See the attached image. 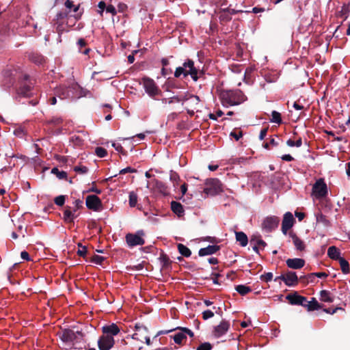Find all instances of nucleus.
<instances>
[{
	"label": "nucleus",
	"instance_id": "1",
	"mask_svg": "<svg viewBox=\"0 0 350 350\" xmlns=\"http://www.w3.org/2000/svg\"><path fill=\"white\" fill-rule=\"evenodd\" d=\"M103 335L98 340V347L99 350H109L114 344L113 336L120 332V327L116 323L105 325L102 327Z\"/></svg>",
	"mask_w": 350,
	"mask_h": 350
},
{
	"label": "nucleus",
	"instance_id": "2",
	"mask_svg": "<svg viewBox=\"0 0 350 350\" xmlns=\"http://www.w3.org/2000/svg\"><path fill=\"white\" fill-rule=\"evenodd\" d=\"M55 94L61 99L79 98L85 96V90L73 80L67 85H62L55 89Z\"/></svg>",
	"mask_w": 350,
	"mask_h": 350
},
{
	"label": "nucleus",
	"instance_id": "3",
	"mask_svg": "<svg viewBox=\"0 0 350 350\" xmlns=\"http://www.w3.org/2000/svg\"><path fill=\"white\" fill-rule=\"evenodd\" d=\"M221 103L224 106L237 105L246 99L245 95L240 90L225 91L221 94Z\"/></svg>",
	"mask_w": 350,
	"mask_h": 350
},
{
	"label": "nucleus",
	"instance_id": "4",
	"mask_svg": "<svg viewBox=\"0 0 350 350\" xmlns=\"http://www.w3.org/2000/svg\"><path fill=\"white\" fill-rule=\"evenodd\" d=\"M198 70L194 66V62L191 59H187L183 63V66L176 68L174 76L180 77L182 75L185 77L190 75L193 81L198 79Z\"/></svg>",
	"mask_w": 350,
	"mask_h": 350
},
{
	"label": "nucleus",
	"instance_id": "5",
	"mask_svg": "<svg viewBox=\"0 0 350 350\" xmlns=\"http://www.w3.org/2000/svg\"><path fill=\"white\" fill-rule=\"evenodd\" d=\"M59 337L63 342L72 347L76 343L80 342L83 340V336L80 332H75L71 329H64L60 334Z\"/></svg>",
	"mask_w": 350,
	"mask_h": 350
},
{
	"label": "nucleus",
	"instance_id": "6",
	"mask_svg": "<svg viewBox=\"0 0 350 350\" xmlns=\"http://www.w3.org/2000/svg\"><path fill=\"white\" fill-rule=\"evenodd\" d=\"M327 186L323 178L317 180L313 185L312 196L316 199H321L327 195Z\"/></svg>",
	"mask_w": 350,
	"mask_h": 350
},
{
	"label": "nucleus",
	"instance_id": "7",
	"mask_svg": "<svg viewBox=\"0 0 350 350\" xmlns=\"http://www.w3.org/2000/svg\"><path fill=\"white\" fill-rule=\"evenodd\" d=\"M144 233L142 230H139L136 233H128L126 237V242L129 247H133L137 245H143L145 241L143 238Z\"/></svg>",
	"mask_w": 350,
	"mask_h": 350
},
{
	"label": "nucleus",
	"instance_id": "8",
	"mask_svg": "<svg viewBox=\"0 0 350 350\" xmlns=\"http://www.w3.org/2000/svg\"><path fill=\"white\" fill-rule=\"evenodd\" d=\"M174 330H178V332L170 337L172 338L174 342L178 345L183 344V340L187 339V335H189L191 338L193 337L194 335L193 332L187 327H178L174 329Z\"/></svg>",
	"mask_w": 350,
	"mask_h": 350
},
{
	"label": "nucleus",
	"instance_id": "9",
	"mask_svg": "<svg viewBox=\"0 0 350 350\" xmlns=\"http://www.w3.org/2000/svg\"><path fill=\"white\" fill-rule=\"evenodd\" d=\"M143 86L146 92L150 96L154 97L159 95L161 92L159 88L156 85L154 80L149 78H144L143 79Z\"/></svg>",
	"mask_w": 350,
	"mask_h": 350
},
{
	"label": "nucleus",
	"instance_id": "10",
	"mask_svg": "<svg viewBox=\"0 0 350 350\" xmlns=\"http://www.w3.org/2000/svg\"><path fill=\"white\" fill-rule=\"evenodd\" d=\"M282 280L286 286H293L297 284L298 278L297 274L293 271H288L284 275H281L274 279L275 281Z\"/></svg>",
	"mask_w": 350,
	"mask_h": 350
},
{
	"label": "nucleus",
	"instance_id": "11",
	"mask_svg": "<svg viewBox=\"0 0 350 350\" xmlns=\"http://www.w3.org/2000/svg\"><path fill=\"white\" fill-rule=\"evenodd\" d=\"M280 219L275 216L265 218L262 224V228L267 231L275 229L279 224Z\"/></svg>",
	"mask_w": 350,
	"mask_h": 350
},
{
	"label": "nucleus",
	"instance_id": "12",
	"mask_svg": "<svg viewBox=\"0 0 350 350\" xmlns=\"http://www.w3.org/2000/svg\"><path fill=\"white\" fill-rule=\"evenodd\" d=\"M85 204L89 209L98 211L102 206V203L99 198L95 195H90L87 196Z\"/></svg>",
	"mask_w": 350,
	"mask_h": 350
},
{
	"label": "nucleus",
	"instance_id": "13",
	"mask_svg": "<svg viewBox=\"0 0 350 350\" xmlns=\"http://www.w3.org/2000/svg\"><path fill=\"white\" fill-rule=\"evenodd\" d=\"M294 221L295 219L291 212H286L284 215L282 223V231L284 234H286L287 231L293 227Z\"/></svg>",
	"mask_w": 350,
	"mask_h": 350
},
{
	"label": "nucleus",
	"instance_id": "14",
	"mask_svg": "<svg viewBox=\"0 0 350 350\" xmlns=\"http://www.w3.org/2000/svg\"><path fill=\"white\" fill-rule=\"evenodd\" d=\"M230 328V323L223 320L221 323L214 327L213 335L216 338H219L226 334Z\"/></svg>",
	"mask_w": 350,
	"mask_h": 350
},
{
	"label": "nucleus",
	"instance_id": "15",
	"mask_svg": "<svg viewBox=\"0 0 350 350\" xmlns=\"http://www.w3.org/2000/svg\"><path fill=\"white\" fill-rule=\"evenodd\" d=\"M148 334V329L145 326L140 324H136L135 332L133 334L132 338L142 342L144 340V336Z\"/></svg>",
	"mask_w": 350,
	"mask_h": 350
},
{
	"label": "nucleus",
	"instance_id": "16",
	"mask_svg": "<svg viewBox=\"0 0 350 350\" xmlns=\"http://www.w3.org/2000/svg\"><path fill=\"white\" fill-rule=\"evenodd\" d=\"M288 267L293 269L302 268L305 265V261L301 258H288L286 261Z\"/></svg>",
	"mask_w": 350,
	"mask_h": 350
},
{
	"label": "nucleus",
	"instance_id": "17",
	"mask_svg": "<svg viewBox=\"0 0 350 350\" xmlns=\"http://www.w3.org/2000/svg\"><path fill=\"white\" fill-rule=\"evenodd\" d=\"M287 299L291 304L301 305L306 308L307 299L305 297L295 294L293 295H288Z\"/></svg>",
	"mask_w": 350,
	"mask_h": 350
},
{
	"label": "nucleus",
	"instance_id": "18",
	"mask_svg": "<svg viewBox=\"0 0 350 350\" xmlns=\"http://www.w3.org/2000/svg\"><path fill=\"white\" fill-rule=\"evenodd\" d=\"M154 189L156 192H158L163 196H167L170 194L169 189L165 184L158 180L154 181Z\"/></svg>",
	"mask_w": 350,
	"mask_h": 350
},
{
	"label": "nucleus",
	"instance_id": "19",
	"mask_svg": "<svg viewBox=\"0 0 350 350\" xmlns=\"http://www.w3.org/2000/svg\"><path fill=\"white\" fill-rule=\"evenodd\" d=\"M219 249V247L215 245H208L206 247L201 248L199 250V256H204L207 255H211L213 254H215L217 251H218Z\"/></svg>",
	"mask_w": 350,
	"mask_h": 350
},
{
	"label": "nucleus",
	"instance_id": "20",
	"mask_svg": "<svg viewBox=\"0 0 350 350\" xmlns=\"http://www.w3.org/2000/svg\"><path fill=\"white\" fill-rule=\"evenodd\" d=\"M76 209L71 207H67L64 212V219L67 222H72L77 217L75 214Z\"/></svg>",
	"mask_w": 350,
	"mask_h": 350
},
{
	"label": "nucleus",
	"instance_id": "21",
	"mask_svg": "<svg viewBox=\"0 0 350 350\" xmlns=\"http://www.w3.org/2000/svg\"><path fill=\"white\" fill-rule=\"evenodd\" d=\"M290 237H291L292 241L297 250L302 251L305 249L304 242L296 234L291 233Z\"/></svg>",
	"mask_w": 350,
	"mask_h": 350
},
{
	"label": "nucleus",
	"instance_id": "22",
	"mask_svg": "<svg viewBox=\"0 0 350 350\" xmlns=\"http://www.w3.org/2000/svg\"><path fill=\"white\" fill-rule=\"evenodd\" d=\"M306 304V308L308 311L316 310L322 308L321 305L314 297H312L310 301L307 300Z\"/></svg>",
	"mask_w": 350,
	"mask_h": 350
},
{
	"label": "nucleus",
	"instance_id": "23",
	"mask_svg": "<svg viewBox=\"0 0 350 350\" xmlns=\"http://www.w3.org/2000/svg\"><path fill=\"white\" fill-rule=\"evenodd\" d=\"M251 244H254L253 250L258 252V248H264L266 246V243L260 238H252L251 239Z\"/></svg>",
	"mask_w": 350,
	"mask_h": 350
},
{
	"label": "nucleus",
	"instance_id": "24",
	"mask_svg": "<svg viewBox=\"0 0 350 350\" xmlns=\"http://www.w3.org/2000/svg\"><path fill=\"white\" fill-rule=\"evenodd\" d=\"M236 240L238 241L242 247H245L248 243V239L247 235L243 232H236Z\"/></svg>",
	"mask_w": 350,
	"mask_h": 350
},
{
	"label": "nucleus",
	"instance_id": "25",
	"mask_svg": "<svg viewBox=\"0 0 350 350\" xmlns=\"http://www.w3.org/2000/svg\"><path fill=\"white\" fill-rule=\"evenodd\" d=\"M340 254V251L336 247L331 246L328 248L327 255L330 258L334 260H338L341 258Z\"/></svg>",
	"mask_w": 350,
	"mask_h": 350
},
{
	"label": "nucleus",
	"instance_id": "26",
	"mask_svg": "<svg viewBox=\"0 0 350 350\" xmlns=\"http://www.w3.org/2000/svg\"><path fill=\"white\" fill-rule=\"evenodd\" d=\"M171 208L172 211L179 217L181 216L184 213V209L182 204L175 201L172 202Z\"/></svg>",
	"mask_w": 350,
	"mask_h": 350
},
{
	"label": "nucleus",
	"instance_id": "27",
	"mask_svg": "<svg viewBox=\"0 0 350 350\" xmlns=\"http://www.w3.org/2000/svg\"><path fill=\"white\" fill-rule=\"evenodd\" d=\"M66 14L62 13V12L57 14L56 16V17H57L56 20L57 21L56 29L59 33H62L63 31L67 30L63 26V25H61L60 23H59L60 21L64 22V17H66Z\"/></svg>",
	"mask_w": 350,
	"mask_h": 350
},
{
	"label": "nucleus",
	"instance_id": "28",
	"mask_svg": "<svg viewBox=\"0 0 350 350\" xmlns=\"http://www.w3.org/2000/svg\"><path fill=\"white\" fill-rule=\"evenodd\" d=\"M235 289L241 295H245L252 291V288L250 286L243 284L236 286Z\"/></svg>",
	"mask_w": 350,
	"mask_h": 350
},
{
	"label": "nucleus",
	"instance_id": "29",
	"mask_svg": "<svg viewBox=\"0 0 350 350\" xmlns=\"http://www.w3.org/2000/svg\"><path fill=\"white\" fill-rule=\"evenodd\" d=\"M320 299L322 301L328 302V303L333 301V299L330 296L329 292L327 291H325V290H323L320 292Z\"/></svg>",
	"mask_w": 350,
	"mask_h": 350
},
{
	"label": "nucleus",
	"instance_id": "30",
	"mask_svg": "<svg viewBox=\"0 0 350 350\" xmlns=\"http://www.w3.org/2000/svg\"><path fill=\"white\" fill-rule=\"evenodd\" d=\"M340 265L342 272L343 273H348L349 272V262L343 258H340L338 260Z\"/></svg>",
	"mask_w": 350,
	"mask_h": 350
},
{
	"label": "nucleus",
	"instance_id": "31",
	"mask_svg": "<svg viewBox=\"0 0 350 350\" xmlns=\"http://www.w3.org/2000/svg\"><path fill=\"white\" fill-rule=\"evenodd\" d=\"M137 200H138V198H137V193L134 191H131L129 193V206L131 207L136 206L137 204Z\"/></svg>",
	"mask_w": 350,
	"mask_h": 350
},
{
	"label": "nucleus",
	"instance_id": "32",
	"mask_svg": "<svg viewBox=\"0 0 350 350\" xmlns=\"http://www.w3.org/2000/svg\"><path fill=\"white\" fill-rule=\"evenodd\" d=\"M178 249L179 252L185 257H189L191 254L190 250L187 246L181 243L178 245Z\"/></svg>",
	"mask_w": 350,
	"mask_h": 350
},
{
	"label": "nucleus",
	"instance_id": "33",
	"mask_svg": "<svg viewBox=\"0 0 350 350\" xmlns=\"http://www.w3.org/2000/svg\"><path fill=\"white\" fill-rule=\"evenodd\" d=\"M270 121H271V122L276 123L278 124H281V122H282L281 114L276 111H273L271 112V118L270 119Z\"/></svg>",
	"mask_w": 350,
	"mask_h": 350
},
{
	"label": "nucleus",
	"instance_id": "34",
	"mask_svg": "<svg viewBox=\"0 0 350 350\" xmlns=\"http://www.w3.org/2000/svg\"><path fill=\"white\" fill-rule=\"evenodd\" d=\"M315 216L317 223L323 224L325 226H327L329 224V221L327 219L326 217L324 215H323L321 212L316 213Z\"/></svg>",
	"mask_w": 350,
	"mask_h": 350
},
{
	"label": "nucleus",
	"instance_id": "35",
	"mask_svg": "<svg viewBox=\"0 0 350 350\" xmlns=\"http://www.w3.org/2000/svg\"><path fill=\"white\" fill-rule=\"evenodd\" d=\"M170 180L173 183L174 187L175 188H176L177 185H178V182L180 180V177H179L178 174L176 172L172 170V171H170Z\"/></svg>",
	"mask_w": 350,
	"mask_h": 350
},
{
	"label": "nucleus",
	"instance_id": "36",
	"mask_svg": "<svg viewBox=\"0 0 350 350\" xmlns=\"http://www.w3.org/2000/svg\"><path fill=\"white\" fill-rule=\"evenodd\" d=\"M64 5L66 9L68 10V12H70L72 10L74 12H76L79 10V5H74L73 2L70 0H66Z\"/></svg>",
	"mask_w": 350,
	"mask_h": 350
},
{
	"label": "nucleus",
	"instance_id": "37",
	"mask_svg": "<svg viewBox=\"0 0 350 350\" xmlns=\"http://www.w3.org/2000/svg\"><path fill=\"white\" fill-rule=\"evenodd\" d=\"M93 78H96L97 80H105V79H111L112 77L107 75L106 72H94L92 75Z\"/></svg>",
	"mask_w": 350,
	"mask_h": 350
},
{
	"label": "nucleus",
	"instance_id": "38",
	"mask_svg": "<svg viewBox=\"0 0 350 350\" xmlns=\"http://www.w3.org/2000/svg\"><path fill=\"white\" fill-rule=\"evenodd\" d=\"M19 94L23 96H29L31 95V88L30 86H23L19 90Z\"/></svg>",
	"mask_w": 350,
	"mask_h": 350
},
{
	"label": "nucleus",
	"instance_id": "39",
	"mask_svg": "<svg viewBox=\"0 0 350 350\" xmlns=\"http://www.w3.org/2000/svg\"><path fill=\"white\" fill-rule=\"evenodd\" d=\"M95 153L98 157L103 158L107 155V152L105 148H103L102 147H97L95 149Z\"/></svg>",
	"mask_w": 350,
	"mask_h": 350
},
{
	"label": "nucleus",
	"instance_id": "40",
	"mask_svg": "<svg viewBox=\"0 0 350 350\" xmlns=\"http://www.w3.org/2000/svg\"><path fill=\"white\" fill-rule=\"evenodd\" d=\"M318 277V278H327L328 276V275L325 273V272H318V273H311L310 275H309L308 276V279H310L311 281H312V279L314 278V277Z\"/></svg>",
	"mask_w": 350,
	"mask_h": 350
},
{
	"label": "nucleus",
	"instance_id": "41",
	"mask_svg": "<svg viewBox=\"0 0 350 350\" xmlns=\"http://www.w3.org/2000/svg\"><path fill=\"white\" fill-rule=\"evenodd\" d=\"M51 172L54 174H56L57 176L62 179V178H64L66 177V172H64V171H62V172H59L57 168H53L52 170H51Z\"/></svg>",
	"mask_w": 350,
	"mask_h": 350
},
{
	"label": "nucleus",
	"instance_id": "42",
	"mask_svg": "<svg viewBox=\"0 0 350 350\" xmlns=\"http://www.w3.org/2000/svg\"><path fill=\"white\" fill-rule=\"evenodd\" d=\"M105 260V258L102 256L99 255H94L92 258V262H94L97 265H100L103 260Z\"/></svg>",
	"mask_w": 350,
	"mask_h": 350
},
{
	"label": "nucleus",
	"instance_id": "43",
	"mask_svg": "<svg viewBox=\"0 0 350 350\" xmlns=\"http://www.w3.org/2000/svg\"><path fill=\"white\" fill-rule=\"evenodd\" d=\"M187 102L189 104L198 105L200 99L198 96L192 95L187 99Z\"/></svg>",
	"mask_w": 350,
	"mask_h": 350
},
{
	"label": "nucleus",
	"instance_id": "44",
	"mask_svg": "<svg viewBox=\"0 0 350 350\" xmlns=\"http://www.w3.org/2000/svg\"><path fill=\"white\" fill-rule=\"evenodd\" d=\"M212 346L209 342H204L200 345L196 350H211Z\"/></svg>",
	"mask_w": 350,
	"mask_h": 350
},
{
	"label": "nucleus",
	"instance_id": "45",
	"mask_svg": "<svg viewBox=\"0 0 350 350\" xmlns=\"http://www.w3.org/2000/svg\"><path fill=\"white\" fill-rule=\"evenodd\" d=\"M260 279L262 281L268 282L271 281L273 279V273H271V272H267V273L262 275L260 276Z\"/></svg>",
	"mask_w": 350,
	"mask_h": 350
},
{
	"label": "nucleus",
	"instance_id": "46",
	"mask_svg": "<svg viewBox=\"0 0 350 350\" xmlns=\"http://www.w3.org/2000/svg\"><path fill=\"white\" fill-rule=\"evenodd\" d=\"M214 317V313L210 310H204L202 312V318L204 320H207Z\"/></svg>",
	"mask_w": 350,
	"mask_h": 350
},
{
	"label": "nucleus",
	"instance_id": "47",
	"mask_svg": "<svg viewBox=\"0 0 350 350\" xmlns=\"http://www.w3.org/2000/svg\"><path fill=\"white\" fill-rule=\"evenodd\" d=\"M74 170L79 174H83L88 172V167L85 166H75Z\"/></svg>",
	"mask_w": 350,
	"mask_h": 350
},
{
	"label": "nucleus",
	"instance_id": "48",
	"mask_svg": "<svg viewBox=\"0 0 350 350\" xmlns=\"http://www.w3.org/2000/svg\"><path fill=\"white\" fill-rule=\"evenodd\" d=\"M55 203L58 206H62L65 202V197L64 196H59L55 198Z\"/></svg>",
	"mask_w": 350,
	"mask_h": 350
},
{
	"label": "nucleus",
	"instance_id": "49",
	"mask_svg": "<svg viewBox=\"0 0 350 350\" xmlns=\"http://www.w3.org/2000/svg\"><path fill=\"white\" fill-rule=\"evenodd\" d=\"M79 249L77 251V254L80 256H84L87 252V249L85 246H82L81 245H79Z\"/></svg>",
	"mask_w": 350,
	"mask_h": 350
},
{
	"label": "nucleus",
	"instance_id": "50",
	"mask_svg": "<svg viewBox=\"0 0 350 350\" xmlns=\"http://www.w3.org/2000/svg\"><path fill=\"white\" fill-rule=\"evenodd\" d=\"M134 172H136V170L134 168H132L131 167H127L124 168L120 171V174L134 173Z\"/></svg>",
	"mask_w": 350,
	"mask_h": 350
},
{
	"label": "nucleus",
	"instance_id": "51",
	"mask_svg": "<svg viewBox=\"0 0 350 350\" xmlns=\"http://www.w3.org/2000/svg\"><path fill=\"white\" fill-rule=\"evenodd\" d=\"M98 7L99 8L100 10L98 11L100 16H103L104 10L106 7L105 3L104 1H100L98 3Z\"/></svg>",
	"mask_w": 350,
	"mask_h": 350
},
{
	"label": "nucleus",
	"instance_id": "52",
	"mask_svg": "<svg viewBox=\"0 0 350 350\" xmlns=\"http://www.w3.org/2000/svg\"><path fill=\"white\" fill-rule=\"evenodd\" d=\"M107 12L111 13L112 15L116 14V10L112 5H109L106 8Z\"/></svg>",
	"mask_w": 350,
	"mask_h": 350
},
{
	"label": "nucleus",
	"instance_id": "53",
	"mask_svg": "<svg viewBox=\"0 0 350 350\" xmlns=\"http://www.w3.org/2000/svg\"><path fill=\"white\" fill-rule=\"evenodd\" d=\"M74 204H75V207L73 208L76 209V211H77L78 209H79L82 206L83 201L79 199L75 200L74 202Z\"/></svg>",
	"mask_w": 350,
	"mask_h": 350
},
{
	"label": "nucleus",
	"instance_id": "54",
	"mask_svg": "<svg viewBox=\"0 0 350 350\" xmlns=\"http://www.w3.org/2000/svg\"><path fill=\"white\" fill-rule=\"evenodd\" d=\"M230 135L232 136L237 141H238L241 137H242V132H231Z\"/></svg>",
	"mask_w": 350,
	"mask_h": 350
},
{
	"label": "nucleus",
	"instance_id": "55",
	"mask_svg": "<svg viewBox=\"0 0 350 350\" xmlns=\"http://www.w3.org/2000/svg\"><path fill=\"white\" fill-rule=\"evenodd\" d=\"M338 310H342V308H336L334 309L325 308L323 310V311L327 314H334Z\"/></svg>",
	"mask_w": 350,
	"mask_h": 350
},
{
	"label": "nucleus",
	"instance_id": "56",
	"mask_svg": "<svg viewBox=\"0 0 350 350\" xmlns=\"http://www.w3.org/2000/svg\"><path fill=\"white\" fill-rule=\"evenodd\" d=\"M267 129H263L260 131V135H259V139L260 140H263L265 137L267 135Z\"/></svg>",
	"mask_w": 350,
	"mask_h": 350
},
{
	"label": "nucleus",
	"instance_id": "57",
	"mask_svg": "<svg viewBox=\"0 0 350 350\" xmlns=\"http://www.w3.org/2000/svg\"><path fill=\"white\" fill-rule=\"evenodd\" d=\"M21 257L22 259L25 260H30L29 254L25 251H23L21 253Z\"/></svg>",
	"mask_w": 350,
	"mask_h": 350
},
{
	"label": "nucleus",
	"instance_id": "58",
	"mask_svg": "<svg viewBox=\"0 0 350 350\" xmlns=\"http://www.w3.org/2000/svg\"><path fill=\"white\" fill-rule=\"evenodd\" d=\"M281 159L286 161H291L293 160V157L291 154H284L282 156Z\"/></svg>",
	"mask_w": 350,
	"mask_h": 350
},
{
	"label": "nucleus",
	"instance_id": "59",
	"mask_svg": "<svg viewBox=\"0 0 350 350\" xmlns=\"http://www.w3.org/2000/svg\"><path fill=\"white\" fill-rule=\"evenodd\" d=\"M55 158L59 162L66 163L67 161V158L64 156L57 155Z\"/></svg>",
	"mask_w": 350,
	"mask_h": 350
},
{
	"label": "nucleus",
	"instance_id": "60",
	"mask_svg": "<svg viewBox=\"0 0 350 350\" xmlns=\"http://www.w3.org/2000/svg\"><path fill=\"white\" fill-rule=\"evenodd\" d=\"M293 107L296 110H301L304 108V106L301 105H299L298 103L295 102L293 105Z\"/></svg>",
	"mask_w": 350,
	"mask_h": 350
},
{
	"label": "nucleus",
	"instance_id": "61",
	"mask_svg": "<svg viewBox=\"0 0 350 350\" xmlns=\"http://www.w3.org/2000/svg\"><path fill=\"white\" fill-rule=\"evenodd\" d=\"M295 216L298 218L299 221H301L304 218L305 215L304 213L295 212Z\"/></svg>",
	"mask_w": 350,
	"mask_h": 350
},
{
	"label": "nucleus",
	"instance_id": "62",
	"mask_svg": "<svg viewBox=\"0 0 350 350\" xmlns=\"http://www.w3.org/2000/svg\"><path fill=\"white\" fill-rule=\"evenodd\" d=\"M180 190L183 196L185 195L187 191V185L185 183L183 184L180 187Z\"/></svg>",
	"mask_w": 350,
	"mask_h": 350
},
{
	"label": "nucleus",
	"instance_id": "63",
	"mask_svg": "<svg viewBox=\"0 0 350 350\" xmlns=\"http://www.w3.org/2000/svg\"><path fill=\"white\" fill-rule=\"evenodd\" d=\"M26 232V230H23V226H20L18 227V233L21 234L22 237H25Z\"/></svg>",
	"mask_w": 350,
	"mask_h": 350
},
{
	"label": "nucleus",
	"instance_id": "64",
	"mask_svg": "<svg viewBox=\"0 0 350 350\" xmlns=\"http://www.w3.org/2000/svg\"><path fill=\"white\" fill-rule=\"evenodd\" d=\"M264 10H265L264 8H257V7H255L252 9V12L255 14H257L259 12H264Z\"/></svg>",
	"mask_w": 350,
	"mask_h": 350
}]
</instances>
